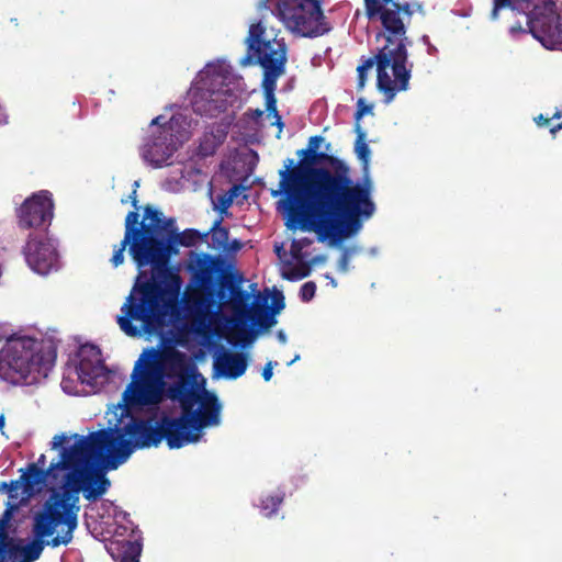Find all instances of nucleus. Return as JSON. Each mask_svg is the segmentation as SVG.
Listing matches in <instances>:
<instances>
[{
  "mask_svg": "<svg viewBox=\"0 0 562 562\" xmlns=\"http://www.w3.org/2000/svg\"><path fill=\"white\" fill-rule=\"evenodd\" d=\"M289 159L283 170V211L288 226L315 233L318 240L333 245L357 234L376 210L372 181L349 177L348 166L326 153H315L293 167Z\"/></svg>",
  "mask_w": 562,
  "mask_h": 562,
  "instance_id": "1",
  "label": "nucleus"
},
{
  "mask_svg": "<svg viewBox=\"0 0 562 562\" xmlns=\"http://www.w3.org/2000/svg\"><path fill=\"white\" fill-rule=\"evenodd\" d=\"M203 235L193 228L181 233L171 232L165 240H156L140 236L133 245L137 258L150 263L153 276L139 286L142 299L135 302L133 294L122 306V315L117 316L120 328L131 337L142 331H149L150 326L159 323L166 315L178 311L182 279L177 270L169 267L170 257L178 252V245L191 247Z\"/></svg>",
  "mask_w": 562,
  "mask_h": 562,
  "instance_id": "2",
  "label": "nucleus"
},
{
  "mask_svg": "<svg viewBox=\"0 0 562 562\" xmlns=\"http://www.w3.org/2000/svg\"><path fill=\"white\" fill-rule=\"evenodd\" d=\"M108 438L104 429L76 434L72 442L65 434L54 436L50 448L57 450V457L47 464L42 453L27 463L23 468L27 486L40 484L45 492H106L111 482L101 463H110Z\"/></svg>",
  "mask_w": 562,
  "mask_h": 562,
  "instance_id": "3",
  "label": "nucleus"
},
{
  "mask_svg": "<svg viewBox=\"0 0 562 562\" xmlns=\"http://www.w3.org/2000/svg\"><path fill=\"white\" fill-rule=\"evenodd\" d=\"M195 366L182 351L146 349L134 363L131 382L122 400L127 407L156 406L169 398L188 412L195 406L201 391L191 379Z\"/></svg>",
  "mask_w": 562,
  "mask_h": 562,
  "instance_id": "4",
  "label": "nucleus"
},
{
  "mask_svg": "<svg viewBox=\"0 0 562 562\" xmlns=\"http://www.w3.org/2000/svg\"><path fill=\"white\" fill-rule=\"evenodd\" d=\"M121 424L104 428L109 434L106 441L112 468L125 462L135 449L157 447L162 440L170 449H179L203 438L183 411L177 417L164 415L155 424L151 419L135 417Z\"/></svg>",
  "mask_w": 562,
  "mask_h": 562,
  "instance_id": "5",
  "label": "nucleus"
},
{
  "mask_svg": "<svg viewBox=\"0 0 562 562\" xmlns=\"http://www.w3.org/2000/svg\"><path fill=\"white\" fill-rule=\"evenodd\" d=\"M56 349L29 336L8 338L0 350V379L13 385H33L48 376Z\"/></svg>",
  "mask_w": 562,
  "mask_h": 562,
  "instance_id": "6",
  "label": "nucleus"
},
{
  "mask_svg": "<svg viewBox=\"0 0 562 562\" xmlns=\"http://www.w3.org/2000/svg\"><path fill=\"white\" fill-rule=\"evenodd\" d=\"M265 32L266 29L260 21L249 26L248 36L245 40L247 54L239 60L241 67L258 63L265 69L262 86L266 109H249L246 114L257 124L260 123L265 114L266 119H273L270 125L279 127L277 136L280 137L281 115L277 109L274 90L277 80L281 75V58L277 56L281 44L276 43V41L265 40Z\"/></svg>",
  "mask_w": 562,
  "mask_h": 562,
  "instance_id": "7",
  "label": "nucleus"
},
{
  "mask_svg": "<svg viewBox=\"0 0 562 562\" xmlns=\"http://www.w3.org/2000/svg\"><path fill=\"white\" fill-rule=\"evenodd\" d=\"M407 46L397 41H385L379 52L358 66V89L367 81V72L376 66V86L391 102L398 91H406L409 86L411 69L407 68Z\"/></svg>",
  "mask_w": 562,
  "mask_h": 562,
  "instance_id": "8",
  "label": "nucleus"
},
{
  "mask_svg": "<svg viewBox=\"0 0 562 562\" xmlns=\"http://www.w3.org/2000/svg\"><path fill=\"white\" fill-rule=\"evenodd\" d=\"M80 494H49L34 515L32 532L50 540V548L68 546L78 527Z\"/></svg>",
  "mask_w": 562,
  "mask_h": 562,
  "instance_id": "9",
  "label": "nucleus"
},
{
  "mask_svg": "<svg viewBox=\"0 0 562 562\" xmlns=\"http://www.w3.org/2000/svg\"><path fill=\"white\" fill-rule=\"evenodd\" d=\"M231 71L224 61L209 63L198 75L192 93V109L196 114L215 117L236 101L227 85Z\"/></svg>",
  "mask_w": 562,
  "mask_h": 562,
  "instance_id": "10",
  "label": "nucleus"
},
{
  "mask_svg": "<svg viewBox=\"0 0 562 562\" xmlns=\"http://www.w3.org/2000/svg\"><path fill=\"white\" fill-rule=\"evenodd\" d=\"M234 323L238 326L249 325L267 328L276 323L274 313L281 307V291L273 288L272 305L269 295L258 293L251 296L235 284L229 285Z\"/></svg>",
  "mask_w": 562,
  "mask_h": 562,
  "instance_id": "11",
  "label": "nucleus"
},
{
  "mask_svg": "<svg viewBox=\"0 0 562 562\" xmlns=\"http://www.w3.org/2000/svg\"><path fill=\"white\" fill-rule=\"evenodd\" d=\"M422 9L419 3L400 2V0H376V3L364 5V13L369 21L380 22L384 41H397L405 46L411 44L406 33L413 14Z\"/></svg>",
  "mask_w": 562,
  "mask_h": 562,
  "instance_id": "12",
  "label": "nucleus"
},
{
  "mask_svg": "<svg viewBox=\"0 0 562 562\" xmlns=\"http://www.w3.org/2000/svg\"><path fill=\"white\" fill-rule=\"evenodd\" d=\"M144 218L148 220L149 223L145 224L144 221L139 222V214L137 211H131L127 213L124 223V237L120 245L114 248L113 256L110 259L113 267H119L124 262V251L127 247L128 255L135 262L138 269L150 266L140 261L136 254L133 251V245L136 239L140 236L146 238H153L156 240H165V236H161V224L164 223V215L160 211L147 205L144 210Z\"/></svg>",
  "mask_w": 562,
  "mask_h": 562,
  "instance_id": "13",
  "label": "nucleus"
},
{
  "mask_svg": "<svg viewBox=\"0 0 562 562\" xmlns=\"http://www.w3.org/2000/svg\"><path fill=\"white\" fill-rule=\"evenodd\" d=\"M283 24L293 34L310 38L333 30L319 0H283Z\"/></svg>",
  "mask_w": 562,
  "mask_h": 562,
  "instance_id": "14",
  "label": "nucleus"
},
{
  "mask_svg": "<svg viewBox=\"0 0 562 562\" xmlns=\"http://www.w3.org/2000/svg\"><path fill=\"white\" fill-rule=\"evenodd\" d=\"M527 10L524 13L527 14V24L532 36L549 49L562 45L561 15L558 14L557 3L553 0H542L529 13Z\"/></svg>",
  "mask_w": 562,
  "mask_h": 562,
  "instance_id": "15",
  "label": "nucleus"
},
{
  "mask_svg": "<svg viewBox=\"0 0 562 562\" xmlns=\"http://www.w3.org/2000/svg\"><path fill=\"white\" fill-rule=\"evenodd\" d=\"M10 519L11 510L5 509L0 517V562H3L7 555H19L24 562H35L41 558L45 547H50V540L32 532L33 539L26 544H20L10 532Z\"/></svg>",
  "mask_w": 562,
  "mask_h": 562,
  "instance_id": "16",
  "label": "nucleus"
},
{
  "mask_svg": "<svg viewBox=\"0 0 562 562\" xmlns=\"http://www.w3.org/2000/svg\"><path fill=\"white\" fill-rule=\"evenodd\" d=\"M178 149L172 126H160L151 131L140 148L143 160L153 168L168 165V160Z\"/></svg>",
  "mask_w": 562,
  "mask_h": 562,
  "instance_id": "17",
  "label": "nucleus"
},
{
  "mask_svg": "<svg viewBox=\"0 0 562 562\" xmlns=\"http://www.w3.org/2000/svg\"><path fill=\"white\" fill-rule=\"evenodd\" d=\"M23 254L29 267L41 276H46L60 268L57 244L49 237L37 238L31 234Z\"/></svg>",
  "mask_w": 562,
  "mask_h": 562,
  "instance_id": "18",
  "label": "nucleus"
},
{
  "mask_svg": "<svg viewBox=\"0 0 562 562\" xmlns=\"http://www.w3.org/2000/svg\"><path fill=\"white\" fill-rule=\"evenodd\" d=\"M54 203L52 193L43 190L27 198L18 210L19 226L22 228L49 225L53 218Z\"/></svg>",
  "mask_w": 562,
  "mask_h": 562,
  "instance_id": "19",
  "label": "nucleus"
},
{
  "mask_svg": "<svg viewBox=\"0 0 562 562\" xmlns=\"http://www.w3.org/2000/svg\"><path fill=\"white\" fill-rule=\"evenodd\" d=\"M108 551L115 562H139L142 532L134 524L119 525Z\"/></svg>",
  "mask_w": 562,
  "mask_h": 562,
  "instance_id": "20",
  "label": "nucleus"
},
{
  "mask_svg": "<svg viewBox=\"0 0 562 562\" xmlns=\"http://www.w3.org/2000/svg\"><path fill=\"white\" fill-rule=\"evenodd\" d=\"M77 357L76 373L81 383L92 386L97 384L99 378H105L106 368L98 346L92 344L80 346Z\"/></svg>",
  "mask_w": 562,
  "mask_h": 562,
  "instance_id": "21",
  "label": "nucleus"
},
{
  "mask_svg": "<svg viewBox=\"0 0 562 562\" xmlns=\"http://www.w3.org/2000/svg\"><path fill=\"white\" fill-rule=\"evenodd\" d=\"M196 404H199L198 408L193 407L186 413L199 434H203L204 428L216 427L221 424L222 405L214 393L201 391Z\"/></svg>",
  "mask_w": 562,
  "mask_h": 562,
  "instance_id": "22",
  "label": "nucleus"
},
{
  "mask_svg": "<svg viewBox=\"0 0 562 562\" xmlns=\"http://www.w3.org/2000/svg\"><path fill=\"white\" fill-rule=\"evenodd\" d=\"M214 372L217 376L227 379H237L241 376L247 369V358L245 353H232L221 350L214 358Z\"/></svg>",
  "mask_w": 562,
  "mask_h": 562,
  "instance_id": "23",
  "label": "nucleus"
},
{
  "mask_svg": "<svg viewBox=\"0 0 562 562\" xmlns=\"http://www.w3.org/2000/svg\"><path fill=\"white\" fill-rule=\"evenodd\" d=\"M195 265V283L206 292L213 291L221 278V268L216 259L210 255H201L196 258Z\"/></svg>",
  "mask_w": 562,
  "mask_h": 562,
  "instance_id": "24",
  "label": "nucleus"
},
{
  "mask_svg": "<svg viewBox=\"0 0 562 562\" xmlns=\"http://www.w3.org/2000/svg\"><path fill=\"white\" fill-rule=\"evenodd\" d=\"M104 494H83L86 499L90 502L92 505V509L97 510V514L100 519H110L113 518L116 522V527L119 525H127L133 524L128 516L130 514L122 510L113 501L104 499L102 496Z\"/></svg>",
  "mask_w": 562,
  "mask_h": 562,
  "instance_id": "25",
  "label": "nucleus"
},
{
  "mask_svg": "<svg viewBox=\"0 0 562 562\" xmlns=\"http://www.w3.org/2000/svg\"><path fill=\"white\" fill-rule=\"evenodd\" d=\"M214 297L203 296L195 293L188 294L183 301V308L187 315L193 317L199 324H204L213 313Z\"/></svg>",
  "mask_w": 562,
  "mask_h": 562,
  "instance_id": "26",
  "label": "nucleus"
},
{
  "mask_svg": "<svg viewBox=\"0 0 562 562\" xmlns=\"http://www.w3.org/2000/svg\"><path fill=\"white\" fill-rule=\"evenodd\" d=\"M222 218L215 221L209 233L204 236L211 234V245L216 250H227L228 249V229L221 226Z\"/></svg>",
  "mask_w": 562,
  "mask_h": 562,
  "instance_id": "27",
  "label": "nucleus"
},
{
  "mask_svg": "<svg viewBox=\"0 0 562 562\" xmlns=\"http://www.w3.org/2000/svg\"><path fill=\"white\" fill-rule=\"evenodd\" d=\"M355 131L357 133V139L355 142V153L358 159L361 161L364 169H368L371 150L366 143V132L361 128L360 124L357 123L355 125Z\"/></svg>",
  "mask_w": 562,
  "mask_h": 562,
  "instance_id": "28",
  "label": "nucleus"
},
{
  "mask_svg": "<svg viewBox=\"0 0 562 562\" xmlns=\"http://www.w3.org/2000/svg\"><path fill=\"white\" fill-rule=\"evenodd\" d=\"M504 8H510L513 11L525 12L526 9L530 8V0H494L491 18L496 20L498 18L499 10Z\"/></svg>",
  "mask_w": 562,
  "mask_h": 562,
  "instance_id": "29",
  "label": "nucleus"
},
{
  "mask_svg": "<svg viewBox=\"0 0 562 562\" xmlns=\"http://www.w3.org/2000/svg\"><path fill=\"white\" fill-rule=\"evenodd\" d=\"M19 472L20 477L8 483L7 492H18L19 490H21V492H45V488L43 490L40 484H32L31 486H27L26 481L23 477L25 470L21 468Z\"/></svg>",
  "mask_w": 562,
  "mask_h": 562,
  "instance_id": "30",
  "label": "nucleus"
},
{
  "mask_svg": "<svg viewBox=\"0 0 562 562\" xmlns=\"http://www.w3.org/2000/svg\"><path fill=\"white\" fill-rule=\"evenodd\" d=\"M220 142L215 140L213 135H204L199 145V154L203 157L211 156L215 153Z\"/></svg>",
  "mask_w": 562,
  "mask_h": 562,
  "instance_id": "31",
  "label": "nucleus"
},
{
  "mask_svg": "<svg viewBox=\"0 0 562 562\" xmlns=\"http://www.w3.org/2000/svg\"><path fill=\"white\" fill-rule=\"evenodd\" d=\"M281 499L274 495H268L265 499L261 501V514L265 517H271L274 513H277L279 504Z\"/></svg>",
  "mask_w": 562,
  "mask_h": 562,
  "instance_id": "32",
  "label": "nucleus"
},
{
  "mask_svg": "<svg viewBox=\"0 0 562 562\" xmlns=\"http://www.w3.org/2000/svg\"><path fill=\"white\" fill-rule=\"evenodd\" d=\"M308 274V269L305 267L300 268H286L283 263V279L294 281V280H301L305 278Z\"/></svg>",
  "mask_w": 562,
  "mask_h": 562,
  "instance_id": "33",
  "label": "nucleus"
},
{
  "mask_svg": "<svg viewBox=\"0 0 562 562\" xmlns=\"http://www.w3.org/2000/svg\"><path fill=\"white\" fill-rule=\"evenodd\" d=\"M316 292V284L313 281L305 282L300 289V297L303 302H310Z\"/></svg>",
  "mask_w": 562,
  "mask_h": 562,
  "instance_id": "34",
  "label": "nucleus"
},
{
  "mask_svg": "<svg viewBox=\"0 0 562 562\" xmlns=\"http://www.w3.org/2000/svg\"><path fill=\"white\" fill-rule=\"evenodd\" d=\"M233 202L234 201L232 200V196H229L227 193L218 194L216 196V201L214 202V209L221 213H224Z\"/></svg>",
  "mask_w": 562,
  "mask_h": 562,
  "instance_id": "35",
  "label": "nucleus"
},
{
  "mask_svg": "<svg viewBox=\"0 0 562 562\" xmlns=\"http://www.w3.org/2000/svg\"><path fill=\"white\" fill-rule=\"evenodd\" d=\"M373 106L367 104L363 98H359L357 101V111L355 113L356 124L362 119L363 115L372 113Z\"/></svg>",
  "mask_w": 562,
  "mask_h": 562,
  "instance_id": "36",
  "label": "nucleus"
},
{
  "mask_svg": "<svg viewBox=\"0 0 562 562\" xmlns=\"http://www.w3.org/2000/svg\"><path fill=\"white\" fill-rule=\"evenodd\" d=\"M349 261H350V250L344 249L338 259V270L340 272H347L349 269Z\"/></svg>",
  "mask_w": 562,
  "mask_h": 562,
  "instance_id": "37",
  "label": "nucleus"
},
{
  "mask_svg": "<svg viewBox=\"0 0 562 562\" xmlns=\"http://www.w3.org/2000/svg\"><path fill=\"white\" fill-rule=\"evenodd\" d=\"M175 225H176V221L173 218H165L164 217V223L161 224V234L165 232L166 233L165 236H168L169 234H171V232H177Z\"/></svg>",
  "mask_w": 562,
  "mask_h": 562,
  "instance_id": "38",
  "label": "nucleus"
},
{
  "mask_svg": "<svg viewBox=\"0 0 562 562\" xmlns=\"http://www.w3.org/2000/svg\"><path fill=\"white\" fill-rule=\"evenodd\" d=\"M324 140V138L322 136H312L310 139H308V146H307V151H312L313 155L315 153H317V149L321 145V143Z\"/></svg>",
  "mask_w": 562,
  "mask_h": 562,
  "instance_id": "39",
  "label": "nucleus"
},
{
  "mask_svg": "<svg viewBox=\"0 0 562 562\" xmlns=\"http://www.w3.org/2000/svg\"><path fill=\"white\" fill-rule=\"evenodd\" d=\"M247 188L243 184H234L227 192L232 200L235 201Z\"/></svg>",
  "mask_w": 562,
  "mask_h": 562,
  "instance_id": "40",
  "label": "nucleus"
},
{
  "mask_svg": "<svg viewBox=\"0 0 562 562\" xmlns=\"http://www.w3.org/2000/svg\"><path fill=\"white\" fill-rule=\"evenodd\" d=\"M139 276H143V272H139ZM140 277L137 278V282L135 283L134 285V289L133 291L131 292V294L128 295V297L133 294L134 299H135V302H139L140 299H142V292L139 290V286L144 283H138V280H139Z\"/></svg>",
  "mask_w": 562,
  "mask_h": 562,
  "instance_id": "41",
  "label": "nucleus"
},
{
  "mask_svg": "<svg viewBox=\"0 0 562 562\" xmlns=\"http://www.w3.org/2000/svg\"><path fill=\"white\" fill-rule=\"evenodd\" d=\"M247 157H249V166H250V170H252V168L256 166V164L258 162L259 160V157H258V154L252 150V149H249L246 154Z\"/></svg>",
  "mask_w": 562,
  "mask_h": 562,
  "instance_id": "42",
  "label": "nucleus"
},
{
  "mask_svg": "<svg viewBox=\"0 0 562 562\" xmlns=\"http://www.w3.org/2000/svg\"><path fill=\"white\" fill-rule=\"evenodd\" d=\"M9 498L11 499H20V502L30 501L31 498H34L37 494H8Z\"/></svg>",
  "mask_w": 562,
  "mask_h": 562,
  "instance_id": "43",
  "label": "nucleus"
},
{
  "mask_svg": "<svg viewBox=\"0 0 562 562\" xmlns=\"http://www.w3.org/2000/svg\"><path fill=\"white\" fill-rule=\"evenodd\" d=\"M272 374H273L272 362H268L262 370V378L265 379V381H269L271 379Z\"/></svg>",
  "mask_w": 562,
  "mask_h": 562,
  "instance_id": "44",
  "label": "nucleus"
},
{
  "mask_svg": "<svg viewBox=\"0 0 562 562\" xmlns=\"http://www.w3.org/2000/svg\"><path fill=\"white\" fill-rule=\"evenodd\" d=\"M551 119L544 116L543 114H539L535 117V122L538 126H549Z\"/></svg>",
  "mask_w": 562,
  "mask_h": 562,
  "instance_id": "45",
  "label": "nucleus"
},
{
  "mask_svg": "<svg viewBox=\"0 0 562 562\" xmlns=\"http://www.w3.org/2000/svg\"><path fill=\"white\" fill-rule=\"evenodd\" d=\"M273 251L279 260V262L277 265H279L281 267V254H282L281 243L274 241Z\"/></svg>",
  "mask_w": 562,
  "mask_h": 562,
  "instance_id": "46",
  "label": "nucleus"
},
{
  "mask_svg": "<svg viewBox=\"0 0 562 562\" xmlns=\"http://www.w3.org/2000/svg\"><path fill=\"white\" fill-rule=\"evenodd\" d=\"M297 156L301 157V160L302 159L311 160V158L313 157V153L307 151V148H303V149L297 150Z\"/></svg>",
  "mask_w": 562,
  "mask_h": 562,
  "instance_id": "47",
  "label": "nucleus"
},
{
  "mask_svg": "<svg viewBox=\"0 0 562 562\" xmlns=\"http://www.w3.org/2000/svg\"><path fill=\"white\" fill-rule=\"evenodd\" d=\"M272 13L281 20V0H278L276 3H274V8L272 10Z\"/></svg>",
  "mask_w": 562,
  "mask_h": 562,
  "instance_id": "48",
  "label": "nucleus"
},
{
  "mask_svg": "<svg viewBox=\"0 0 562 562\" xmlns=\"http://www.w3.org/2000/svg\"><path fill=\"white\" fill-rule=\"evenodd\" d=\"M8 335H9V333H8L7 328L4 327V325L0 324V341H2L3 339L10 338Z\"/></svg>",
  "mask_w": 562,
  "mask_h": 562,
  "instance_id": "49",
  "label": "nucleus"
},
{
  "mask_svg": "<svg viewBox=\"0 0 562 562\" xmlns=\"http://www.w3.org/2000/svg\"><path fill=\"white\" fill-rule=\"evenodd\" d=\"M161 119H162V116H161V115H159V116H157V117L153 119V121H151V126H155L153 130H155L156 127H160V126H161V125H160V120H161Z\"/></svg>",
  "mask_w": 562,
  "mask_h": 562,
  "instance_id": "50",
  "label": "nucleus"
},
{
  "mask_svg": "<svg viewBox=\"0 0 562 562\" xmlns=\"http://www.w3.org/2000/svg\"><path fill=\"white\" fill-rule=\"evenodd\" d=\"M510 32H512V33H516V32H524V30H522V27H521V25H520V24H517V25H513V26L510 27Z\"/></svg>",
  "mask_w": 562,
  "mask_h": 562,
  "instance_id": "51",
  "label": "nucleus"
},
{
  "mask_svg": "<svg viewBox=\"0 0 562 562\" xmlns=\"http://www.w3.org/2000/svg\"><path fill=\"white\" fill-rule=\"evenodd\" d=\"M4 423H5L4 415H1V416H0V431H1L2 434H4V431H3Z\"/></svg>",
  "mask_w": 562,
  "mask_h": 562,
  "instance_id": "52",
  "label": "nucleus"
},
{
  "mask_svg": "<svg viewBox=\"0 0 562 562\" xmlns=\"http://www.w3.org/2000/svg\"><path fill=\"white\" fill-rule=\"evenodd\" d=\"M272 195H281V181L279 182V188L277 190H272Z\"/></svg>",
  "mask_w": 562,
  "mask_h": 562,
  "instance_id": "53",
  "label": "nucleus"
},
{
  "mask_svg": "<svg viewBox=\"0 0 562 562\" xmlns=\"http://www.w3.org/2000/svg\"><path fill=\"white\" fill-rule=\"evenodd\" d=\"M132 199H133L132 203H133L134 207H137L136 190L133 191Z\"/></svg>",
  "mask_w": 562,
  "mask_h": 562,
  "instance_id": "54",
  "label": "nucleus"
},
{
  "mask_svg": "<svg viewBox=\"0 0 562 562\" xmlns=\"http://www.w3.org/2000/svg\"><path fill=\"white\" fill-rule=\"evenodd\" d=\"M276 211L281 213V199L274 202Z\"/></svg>",
  "mask_w": 562,
  "mask_h": 562,
  "instance_id": "55",
  "label": "nucleus"
},
{
  "mask_svg": "<svg viewBox=\"0 0 562 562\" xmlns=\"http://www.w3.org/2000/svg\"><path fill=\"white\" fill-rule=\"evenodd\" d=\"M8 491V483L7 482H2L0 484V492H7Z\"/></svg>",
  "mask_w": 562,
  "mask_h": 562,
  "instance_id": "56",
  "label": "nucleus"
},
{
  "mask_svg": "<svg viewBox=\"0 0 562 562\" xmlns=\"http://www.w3.org/2000/svg\"><path fill=\"white\" fill-rule=\"evenodd\" d=\"M561 117H562V112L557 111L555 113H553V115L550 119L555 120V119H561Z\"/></svg>",
  "mask_w": 562,
  "mask_h": 562,
  "instance_id": "57",
  "label": "nucleus"
},
{
  "mask_svg": "<svg viewBox=\"0 0 562 562\" xmlns=\"http://www.w3.org/2000/svg\"><path fill=\"white\" fill-rule=\"evenodd\" d=\"M240 246H241V244H240V241H239V240H234V241H233V247H232V248H233V249H239V248H240Z\"/></svg>",
  "mask_w": 562,
  "mask_h": 562,
  "instance_id": "58",
  "label": "nucleus"
},
{
  "mask_svg": "<svg viewBox=\"0 0 562 562\" xmlns=\"http://www.w3.org/2000/svg\"><path fill=\"white\" fill-rule=\"evenodd\" d=\"M269 2V0H261L260 3H259V8H267V3Z\"/></svg>",
  "mask_w": 562,
  "mask_h": 562,
  "instance_id": "59",
  "label": "nucleus"
},
{
  "mask_svg": "<svg viewBox=\"0 0 562 562\" xmlns=\"http://www.w3.org/2000/svg\"><path fill=\"white\" fill-rule=\"evenodd\" d=\"M217 297H218L220 300L225 299V293H224V291H220V292L217 293Z\"/></svg>",
  "mask_w": 562,
  "mask_h": 562,
  "instance_id": "60",
  "label": "nucleus"
},
{
  "mask_svg": "<svg viewBox=\"0 0 562 562\" xmlns=\"http://www.w3.org/2000/svg\"><path fill=\"white\" fill-rule=\"evenodd\" d=\"M282 63L283 65L286 63V57H285V45L283 44V59H282Z\"/></svg>",
  "mask_w": 562,
  "mask_h": 562,
  "instance_id": "61",
  "label": "nucleus"
},
{
  "mask_svg": "<svg viewBox=\"0 0 562 562\" xmlns=\"http://www.w3.org/2000/svg\"><path fill=\"white\" fill-rule=\"evenodd\" d=\"M300 358V356H295L292 360H290L286 364L290 366L292 364L294 361H296L297 359Z\"/></svg>",
  "mask_w": 562,
  "mask_h": 562,
  "instance_id": "62",
  "label": "nucleus"
},
{
  "mask_svg": "<svg viewBox=\"0 0 562 562\" xmlns=\"http://www.w3.org/2000/svg\"><path fill=\"white\" fill-rule=\"evenodd\" d=\"M368 3H373L375 4L376 3V0H364V5L368 4Z\"/></svg>",
  "mask_w": 562,
  "mask_h": 562,
  "instance_id": "63",
  "label": "nucleus"
}]
</instances>
